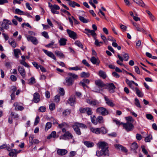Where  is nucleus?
I'll use <instances>...</instances> for the list:
<instances>
[{"label":"nucleus","instance_id":"nucleus-1","mask_svg":"<svg viewBox=\"0 0 157 157\" xmlns=\"http://www.w3.org/2000/svg\"><path fill=\"white\" fill-rule=\"evenodd\" d=\"M68 75L69 77L66 78L65 82L64 84L67 86H70L72 85L74 80L78 79V76L77 75L71 72L68 73Z\"/></svg>","mask_w":157,"mask_h":157},{"label":"nucleus","instance_id":"nucleus-2","mask_svg":"<svg viewBox=\"0 0 157 157\" xmlns=\"http://www.w3.org/2000/svg\"><path fill=\"white\" fill-rule=\"evenodd\" d=\"M72 128L74 130L77 135H80L81 134V132L79 128H86V126L82 124L78 123H75V124L72 125Z\"/></svg>","mask_w":157,"mask_h":157},{"label":"nucleus","instance_id":"nucleus-3","mask_svg":"<svg viewBox=\"0 0 157 157\" xmlns=\"http://www.w3.org/2000/svg\"><path fill=\"white\" fill-rule=\"evenodd\" d=\"M123 128L127 132L132 131L134 128V126L132 123L126 122V123H123Z\"/></svg>","mask_w":157,"mask_h":157},{"label":"nucleus","instance_id":"nucleus-4","mask_svg":"<svg viewBox=\"0 0 157 157\" xmlns=\"http://www.w3.org/2000/svg\"><path fill=\"white\" fill-rule=\"evenodd\" d=\"M96 112L103 116H105L109 114L108 110L105 108L100 107L97 109Z\"/></svg>","mask_w":157,"mask_h":157},{"label":"nucleus","instance_id":"nucleus-5","mask_svg":"<svg viewBox=\"0 0 157 157\" xmlns=\"http://www.w3.org/2000/svg\"><path fill=\"white\" fill-rule=\"evenodd\" d=\"M98 145L99 147L102 150V151H105V152H109L108 144L105 142H100L98 143Z\"/></svg>","mask_w":157,"mask_h":157},{"label":"nucleus","instance_id":"nucleus-6","mask_svg":"<svg viewBox=\"0 0 157 157\" xmlns=\"http://www.w3.org/2000/svg\"><path fill=\"white\" fill-rule=\"evenodd\" d=\"M12 25L11 21L7 19H4L3 22L1 24V26L3 27L5 29H8L9 28V25Z\"/></svg>","mask_w":157,"mask_h":157},{"label":"nucleus","instance_id":"nucleus-7","mask_svg":"<svg viewBox=\"0 0 157 157\" xmlns=\"http://www.w3.org/2000/svg\"><path fill=\"white\" fill-rule=\"evenodd\" d=\"M50 8L51 9V12L53 14H58L59 12L57 10L60 9L59 7L56 5H50Z\"/></svg>","mask_w":157,"mask_h":157},{"label":"nucleus","instance_id":"nucleus-8","mask_svg":"<svg viewBox=\"0 0 157 157\" xmlns=\"http://www.w3.org/2000/svg\"><path fill=\"white\" fill-rule=\"evenodd\" d=\"M67 32L70 38L74 40L77 39V35L75 32L68 29L67 30Z\"/></svg>","mask_w":157,"mask_h":157},{"label":"nucleus","instance_id":"nucleus-9","mask_svg":"<svg viewBox=\"0 0 157 157\" xmlns=\"http://www.w3.org/2000/svg\"><path fill=\"white\" fill-rule=\"evenodd\" d=\"M66 137H67L68 139H72L73 137V135L69 131L66 132L64 134L60 137V139L66 140Z\"/></svg>","mask_w":157,"mask_h":157},{"label":"nucleus","instance_id":"nucleus-10","mask_svg":"<svg viewBox=\"0 0 157 157\" xmlns=\"http://www.w3.org/2000/svg\"><path fill=\"white\" fill-rule=\"evenodd\" d=\"M133 24L134 26L135 27V29L139 32H142L143 33L146 34L147 32L142 27H140L139 25L137 24L136 23L133 22Z\"/></svg>","mask_w":157,"mask_h":157},{"label":"nucleus","instance_id":"nucleus-11","mask_svg":"<svg viewBox=\"0 0 157 157\" xmlns=\"http://www.w3.org/2000/svg\"><path fill=\"white\" fill-rule=\"evenodd\" d=\"M86 102L93 106H98L100 103L98 101L95 99L91 100L90 99H87Z\"/></svg>","mask_w":157,"mask_h":157},{"label":"nucleus","instance_id":"nucleus-12","mask_svg":"<svg viewBox=\"0 0 157 157\" xmlns=\"http://www.w3.org/2000/svg\"><path fill=\"white\" fill-rule=\"evenodd\" d=\"M17 69L23 78H24L25 77L26 72L24 68L20 66H19L17 67Z\"/></svg>","mask_w":157,"mask_h":157},{"label":"nucleus","instance_id":"nucleus-13","mask_svg":"<svg viewBox=\"0 0 157 157\" xmlns=\"http://www.w3.org/2000/svg\"><path fill=\"white\" fill-rule=\"evenodd\" d=\"M122 56H123L124 59H123L119 54L117 55L118 58L121 62H123L124 60L125 61L128 60L129 58V56L127 54L124 53V54L122 55Z\"/></svg>","mask_w":157,"mask_h":157},{"label":"nucleus","instance_id":"nucleus-14","mask_svg":"<svg viewBox=\"0 0 157 157\" xmlns=\"http://www.w3.org/2000/svg\"><path fill=\"white\" fill-rule=\"evenodd\" d=\"M27 38L28 41H31L34 44L36 45L38 43L37 40L35 37L31 36H27Z\"/></svg>","mask_w":157,"mask_h":157},{"label":"nucleus","instance_id":"nucleus-15","mask_svg":"<svg viewBox=\"0 0 157 157\" xmlns=\"http://www.w3.org/2000/svg\"><path fill=\"white\" fill-rule=\"evenodd\" d=\"M68 151L65 149H59L57 151V154L59 155H63L67 153Z\"/></svg>","mask_w":157,"mask_h":157},{"label":"nucleus","instance_id":"nucleus-16","mask_svg":"<svg viewBox=\"0 0 157 157\" xmlns=\"http://www.w3.org/2000/svg\"><path fill=\"white\" fill-rule=\"evenodd\" d=\"M107 86L108 88L109 92L113 93L114 92V90L116 88V87L113 83L109 84L107 85Z\"/></svg>","mask_w":157,"mask_h":157},{"label":"nucleus","instance_id":"nucleus-17","mask_svg":"<svg viewBox=\"0 0 157 157\" xmlns=\"http://www.w3.org/2000/svg\"><path fill=\"white\" fill-rule=\"evenodd\" d=\"M95 83L99 88H102L105 86V85L104 82L100 80H96L95 82Z\"/></svg>","mask_w":157,"mask_h":157},{"label":"nucleus","instance_id":"nucleus-18","mask_svg":"<svg viewBox=\"0 0 157 157\" xmlns=\"http://www.w3.org/2000/svg\"><path fill=\"white\" fill-rule=\"evenodd\" d=\"M96 155L98 156H100L103 155H106L109 156V154L108 152H105V151H102V150H101L100 151H97L96 153Z\"/></svg>","mask_w":157,"mask_h":157},{"label":"nucleus","instance_id":"nucleus-19","mask_svg":"<svg viewBox=\"0 0 157 157\" xmlns=\"http://www.w3.org/2000/svg\"><path fill=\"white\" fill-rule=\"evenodd\" d=\"M104 97V98L105 100V101H106V103L108 105H109L110 106H111V107H113L115 105L113 102L109 98H108L105 96Z\"/></svg>","mask_w":157,"mask_h":157},{"label":"nucleus","instance_id":"nucleus-20","mask_svg":"<svg viewBox=\"0 0 157 157\" xmlns=\"http://www.w3.org/2000/svg\"><path fill=\"white\" fill-rule=\"evenodd\" d=\"M40 100V96L37 93H35L33 94V101L35 103L38 102Z\"/></svg>","mask_w":157,"mask_h":157},{"label":"nucleus","instance_id":"nucleus-21","mask_svg":"<svg viewBox=\"0 0 157 157\" xmlns=\"http://www.w3.org/2000/svg\"><path fill=\"white\" fill-rule=\"evenodd\" d=\"M114 147L120 150H121L125 152H127V149L125 147L120 144H115L114 145Z\"/></svg>","mask_w":157,"mask_h":157},{"label":"nucleus","instance_id":"nucleus-22","mask_svg":"<svg viewBox=\"0 0 157 157\" xmlns=\"http://www.w3.org/2000/svg\"><path fill=\"white\" fill-rule=\"evenodd\" d=\"M68 102L71 105H73L75 102V97H71L68 100Z\"/></svg>","mask_w":157,"mask_h":157},{"label":"nucleus","instance_id":"nucleus-23","mask_svg":"<svg viewBox=\"0 0 157 157\" xmlns=\"http://www.w3.org/2000/svg\"><path fill=\"white\" fill-rule=\"evenodd\" d=\"M67 40L64 38H62L59 40L60 46H64L66 44Z\"/></svg>","mask_w":157,"mask_h":157},{"label":"nucleus","instance_id":"nucleus-24","mask_svg":"<svg viewBox=\"0 0 157 157\" xmlns=\"http://www.w3.org/2000/svg\"><path fill=\"white\" fill-rule=\"evenodd\" d=\"M98 131L99 132V134L101 133L104 134L107 133V131L105 127H101L100 128H98Z\"/></svg>","mask_w":157,"mask_h":157},{"label":"nucleus","instance_id":"nucleus-25","mask_svg":"<svg viewBox=\"0 0 157 157\" xmlns=\"http://www.w3.org/2000/svg\"><path fill=\"white\" fill-rule=\"evenodd\" d=\"M9 155L12 157H17V153H16V149H13L9 154Z\"/></svg>","mask_w":157,"mask_h":157},{"label":"nucleus","instance_id":"nucleus-26","mask_svg":"<svg viewBox=\"0 0 157 157\" xmlns=\"http://www.w3.org/2000/svg\"><path fill=\"white\" fill-rule=\"evenodd\" d=\"M84 144L88 147H91L94 145L93 143L88 141H85L83 142Z\"/></svg>","mask_w":157,"mask_h":157},{"label":"nucleus","instance_id":"nucleus-27","mask_svg":"<svg viewBox=\"0 0 157 157\" xmlns=\"http://www.w3.org/2000/svg\"><path fill=\"white\" fill-rule=\"evenodd\" d=\"M68 5L71 7L74 8L75 6L80 7V5L74 1H71L70 3H68Z\"/></svg>","mask_w":157,"mask_h":157},{"label":"nucleus","instance_id":"nucleus-28","mask_svg":"<svg viewBox=\"0 0 157 157\" xmlns=\"http://www.w3.org/2000/svg\"><path fill=\"white\" fill-rule=\"evenodd\" d=\"M90 61L93 64H97L98 65L99 63L98 60L94 56H93L91 57L90 59Z\"/></svg>","mask_w":157,"mask_h":157},{"label":"nucleus","instance_id":"nucleus-29","mask_svg":"<svg viewBox=\"0 0 157 157\" xmlns=\"http://www.w3.org/2000/svg\"><path fill=\"white\" fill-rule=\"evenodd\" d=\"M136 93L139 97H142L143 96V93L137 87L135 88Z\"/></svg>","mask_w":157,"mask_h":157},{"label":"nucleus","instance_id":"nucleus-30","mask_svg":"<svg viewBox=\"0 0 157 157\" xmlns=\"http://www.w3.org/2000/svg\"><path fill=\"white\" fill-rule=\"evenodd\" d=\"M90 130L93 133L97 134H99V132L98 131V128H95L93 127H90Z\"/></svg>","mask_w":157,"mask_h":157},{"label":"nucleus","instance_id":"nucleus-31","mask_svg":"<svg viewBox=\"0 0 157 157\" xmlns=\"http://www.w3.org/2000/svg\"><path fill=\"white\" fill-rule=\"evenodd\" d=\"M98 75L100 77L103 78V79L105 78L106 77L105 73L101 70H100L99 71Z\"/></svg>","mask_w":157,"mask_h":157},{"label":"nucleus","instance_id":"nucleus-32","mask_svg":"<svg viewBox=\"0 0 157 157\" xmlns=\"http://www.w3.org/2000/svg\"><path fill=\"white\" fill-rule=\"evenodd\" d=\"M125 82L129 87L134 90V87L132 85L133 83L132 82V81H129L128 79L127 78L125 80Z\"/></svg>","mask_w":157,"mask_h":157},{"label":"nucleus","instance_id":"nucleus-33","mask_svg":"<svg viewBox=\"0 0 157 157\" xmlns=\"http://www.w3.org/2000/svg\"><path fill=\"white\" fill-rule=\"evenodd\" d=\"M91 121L95 125L97 124L98 123L97 118L94 115L91 117Z\"/></svg>","mask_w":157,"mask_h":157},{"label":"nucleus","instance_id":"nucleus-34","mask_svg":"<svg viewBox=\"0 0 157 157\" xmlns=\"http://www.w3.org/2000/svg\"><path fill=\"white\" fill-rule=\"evenodd\" d=\"M79 18L80 21L84 23H87L89 21V20L86 19L84 18L83 17L79 16Z\"/></svg>","mask_w":157,"mask_h":157},{"label":"nucleus","instance_id":"nucleus-35","mask_svg":"<svg viewBox=\"0 0 157 157\" xmlns=\"http://www.w3.org/2000/svg\"><path fill=\"white\" fill-rule=\"evenodd\" d=\"M55 53L57 56L63 58L64 57V54L61 52L58 51H56L55 52Z\"/></svg>","mask_w":157,"mask_h":157},{"label":"nucleus","instance_id":"nucleus-36","mask_svg":"<svg viewBox=\"0 0 157 157\" xmlns=\"http://www.w3.org/2000/svg\"><path fill=\"white\" fill-rule=\"evenodd\" d=\"M97 120V121H98L99 123H103L104 122L103 117L101 116H98Z\"/></svg>","mask_w":157,"mask_h":157},{"label":"nucleus","instance_id":"nucleus-37","mask_svg":"<svg viewBox=\"0 0 157 157\" xmlns=\"http://www.w3.org/2000/svg\"><path fill=\"white\" fill-rule=\"evenodd\" d=\"M134 104L137 107L139 108H141V106L140 105L139 101L137 98H136L135 99Z\"/></svg>","mask_w":157,"mask_h":157},{"label":"nucleus","instance_id":"nucleus-38","mask_svg":"<svg viewBox=\"0 0 157 157\" xmlns=\"http://www.w3.org/2000/svg\"><path fill=\"white\" fill-rule=\"evenodd\" d=\"M138 147V145L136 143H133L131 146V148L133 150L136 149Z\"/></svg>","mask_w":157,"mask_h":157},{"label":"nucleus","instance_id":"nucleus-39","mask_svg":"<svg viewBox=\"0 0 157 157\" xmlns=\"http://www.w3.org/2000/svg\"><path fill=\"white\" fill-rule=\"evenodd\" d=\"M152 139V136L151 135L149 134L146 137L145 139V141L146 142H149Z\"/></svg>","mask_w":157,"mask_h":157},{"label":"nucleus","instance_id":"nucleus-40","mask_svg":"<svg viewBox=\"0 0 157 157\" xmlns=\"http://www.w3.org/2000/svg\"><path fill=\"white\" fill-rule=\"evenodd\" d=\"M75 44L78 46V47L81 48L82 49L83 48V46L82 44L81 43V42L79 40H76L75 41Z\"/></svg>","mask_w":157,"mask_h":157},{"label":"nucleus","instance_id":"nucleus-41","mask_svg":"<svg viewBox=\"0 0 157 157\" xmlns=\"http://www.w3.org/2000/svg\"><path fill=\"white\" fill-rule=\"evenodd\" d=\"M15 56L17 58L19 57L18 54L20 53L21 51L19 49H14L13 50Z\"/></svg>","mask_w":157,"mask_h":157},{"label":"nucleus","instance_id":"nucleus-42","mask_svg":"<svg viewBox=\"0 0 157 157\" xmlns=\"http://www.w3.org/2000/svg\"><path fill=\"white\" fill-rule=\"evenodd\" d=\"M125 118L127 120V122H128V123H133V120L132 117L128 116V117H126Z\"/></svg>","mask_w":157,"mask_h":157},{"label":"nucleus","instance_id":"nucleus-43","mask_svg":"<svg viewBox=\"0 0 157 157\" xmlns=\"http://www.w3.org/2000/svg\"><path fill=\"white\" fill-rule=\"evenodd\" d=\"M86 113L88 115H91L93 113L91 109L89 107H87Z\"/></svg>","mask_w":157,"mask_h":157},{"label":"nucleus","instance_id":"nucleus-44","mask_svg":"<svg viewBox=\"0 0 157 157\" xmlns=\"http://www.w3.org/2000/svg\"><path fill=\"white\" fill-rule=\"evenodd\" d=\"M135 2L142 7H144L145 6V4L142 0H137Z\"/></svg>","mask_w":157,"mask_h":157},{"label":"nucleus","instance_id":"nucleus-45","mask_svg":"<svg viewBox=\"0 0 157 157\" xmlns=\"http://www.w3.org/2000/svg\"><path fill=\"white\" fill-rule=\"evenodd\" d=\"M90 76L89 73H86L84 72H82L81 74V76L82 77H88Z\"/></svg>","mask_w":157,"mask_h":157},{"label":"nucleus","instance_id":"nucleus-46","mask_svg":"<svg viewBox=\"0 0 157 157\" xmlns=\"http://www.w3.org/2000/svg\"><path fill=\"white\" fill-rule=\"evenodd\" d=\"M14 106L17 107V108L18 110L21 111L24 109V107L22 106H20L18 105L17 103H15L13 104Z\"/></svg>","mask_w":157,"mask_h":157},{"label":"nucleus","instance_id":"nucleus-47","mask_svg":"<svg viewBox=\"0 0 157 157\" xmlns=\"http://www.w3.org/2000/svg\"><path fill=\"white\" fill-rule=\"evenodd\" d=\"M54 43L55 41L54 40L51 41V43H50V48H56L57 45L54 44Z\"/></svg>","mask_w":157,"mask_h":157},{"label":"nucleus","instance_id":"nucleus-48","mask_svg":"<svg viewBox=\"0 0 157 157\" xmlns=\"http://www.w3.org/2000/svg\"><path fill=\"white\" fill-rule=\"evenodd\" d=\"M20 63L22 65H23L25 67L29 68V66L28 65V64L25 62L24 60H20Z\"/></svg>","mask_w":157,"mask_h":157},{"label":"nucleus","instance_id":"nucleus-49","mask_svg":"<svg viewBox=\"0 0 157 157\" xmlns=\"http://www.w3.org/2000/svg\"><path fill=\"white\" fill-rule=\"evenodd\" d=\"M50 124H56L57 123L56 121L55 120L53 117H51V118L50 119Z\"/></svg>","mask_w":157,"mask_h":157},{"label":"nucleus","instance_id":"nucleus-50","mask_svg":"<svg viewBox=\"0 0 157 157\" xmlns=\"http://www.w3.org/2000/svg\"><path fill=\"white\" fill-rule=\"evenodd\" d=\"M50 124H56L57 123L56 121L55 120L53 117H51V118L50 119Z\"/></svg>","mask_w":157,"mask_h":157},{"label":"nucleus","instance_id":"nucleus-51","mask_svg":"<svg viewBox=\"0 0 157 157\" xmlns=\"http://www.w3.org/2000/svg\"><path fill=\"white\" fill-rule=\"evenodd\" d=\"M23 12L19 9H16L15 10V13L18 14L19 15H22L23 14Z\"/></svg>","mask_w":157,"mask_h":157},{"label":"nucleus","instance_id":"nucleus-52","mask_svg":"<svg viewBox=\"0 0 157 157\" xmlns=\"http://www.w3.org/2000/svg\"><path fill=\"white\" fill-rule=\"evenodd\" d=\"M55 109V103H52L50 104V110L51 111Z\"/></svg>","mask_w":157,"mask_h":157},{"label":"nucleus","instance_id":"nucleus-53","mask_svg":"<svg viewBox=\"0 0 157 157\" xmlns=\"http://www.w3.org/2000/svg\"><path fill=\"white\" fill-rule=\"evenodd\" d=\"M60 100V97L59 95H56L54 98V101L56 102H58Z\"/></svg>","mask_w":157,"mask_h":157},{"label":"nucleus","instance_id":"nucleus-54","mask_svg":"<svg viewBox=\"0 0 157 157\" xmlns=\"http://www.w3.org/2000/svg\"><path fill=\"white\" fill-rule=\"evenodd\" d=\"M71 111L70 110L67 109L64 110L63 113V114L64 116H67L70 114Z\"/></svg>","mask_w":157,"mask_h":157},{"label":"nucleus","instance_id":"nucleus-55","mask_svg":"<svg viewBox=\"0 0 157 157\" xmlns=\"http://www.w3.org/2000/svg\"><path fill=\"white\" fill-rule=\"evenodd\" d=\"M69 69L70 70L77 71L79 70H81V69L80 67L77 66H76L74 67H69Z\"/></svg>","mask_w":157,"mask_h":157},{"label":"nucleus","instance_id":"nucleus-56","mask_svg":"<svg viewBox=\"0 0 157 157\" xmlns=\"http://www.w3.org/2000/svg\"><path fill=\"white\" fill-rule=\"evenodd\" d=\"M87 107L85 108H81L79 109V110L81 113H85L86 112Z\"/></svg>","mask_w":157,"mask_h":157},{"label":"nucleus","instance_id":"nucleus-57","mask_svg":"<svg viewBox=\"0 0 157 157\" xmlns=\"http://www.w3.org/2000/svg\"><path fill=\"white\" fill-rule=\"evenodd\" d=\"M113 122L115 123L116 124L120 125H123V123L119 121L116 119H114L113 120Z\"/></svg>","mask_w":157,"mask_h":157},{"label":"nucleus","instance_id":"nucleus-58","mask_svg":"<svg viewBox=\"0 0 157 157\" xmlns=\"http://www.w3.org/2000/svg\"><path fill=\"white\" fill-rule=\"evenodd\" d=\"M9 44L12 46L13 48H15L16 46V43L15 42L14 40L10 42V41H9Z\"/></svg>","mask_w":157,"mask_h":157},{"label":"nucleus","instance_id":"nucleus-59","mask_svg":"<svg viewBox=\"0 0 157 157\" xmlns=\"http://www.w3.org/2000/svg\"><path fill=\"white\" fill-rule=\"evenodd\" d=\"M56 136V132L55 131H53L50 134V139L51 137L55 138Z\"/></svg>","mask_w":157,"mask_h":157},{"label":"nucleus","instance_id":"nucleus-60","mask_svg":"<svg viewBox=\"0 0 157 157\" xmlns=\"http://www.w3.org/2000/svg\"><path fill=\"white\" fill-rule=\"evenodd\" d=\"M11 115L14 118H18L19 117L18 115L14 112H12L11 113Z\"/></svg>","mask_w":157,"mask_h":157},{"label":"nucleus","instance_id":"nucleus-61","mask_svg":"<svg viewBox=\"0 0 157 157\" xmlns=\"http://www.w3.org/2000/svg\"><path fill=\"white\" fill-rule=\"evenodd\" d=\"M35 82V78L33 77H32L29 80V84L31 83H34Z\"/></svg>","mask_w":157,"mask_h":157},{"label":"nucleus","instance_id":"nucleus-62","mask_svg":"<svg viewBox=\"0 0 157 157\" xmlns=\"http://www.w3.org/2000/svg\"><path fill=\"white\" fill-rule=\"evenodd\" d=\"M136 138L137 140H140L142 139V136L140 134L137 133L136 135Z\"/></svg>","mask_w":157,"mask_h":157},{"label":"nucleus","instance_id":"nucleus-63","mask_svg":"<svg viewBox=\"0 0 157 157\" xmlns=\"http://www.w3.org/2000/svg\"><path fill=\"white\" fill-rule=\"evenodd\" d=\"M46 108L44 106H41L39 109V110L40 112H43L45 111Z\"/></svg>","mask_w":157,"mask_h":157},{"label":"nucleus","instance_id":"nucleus-64","mask_svg":"<svg viewBox=\"0 0 157 157\" xmlns=\"http://www.w3.org/2000/svg\"><path fill=\"white\" fill-rule=\"evenodd\" d=\"M90 34L94 38H96V33L95 32V31L94 30H91L90 33Z\"/></svg>","mask_w":157,"mask_h":157}]
</instances>
